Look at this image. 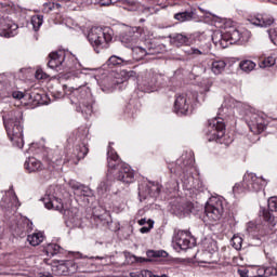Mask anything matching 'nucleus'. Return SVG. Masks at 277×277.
Wrapping results in <instances>:
<instances>
[{
    "label": "nucleus",
    "mask_w": 277,
    "mask_h": 277,
    "mask_svg": "<svg viewBox=\"0 0 277 277\" xmlns=\"http://www.w3.org/2000/svg\"><path fill=\"white\" fill-rule=\"evenodd\" d=\"M175 21L179 23H187L189 21H196L197 14L196 9L186 10L174 14Z\"/></svg>",
    "instance_id": "obj_24"
},
{
    "label": "nucleus",
    "mask_w": 277,
    "mask_h": 277,
    "mask_svg": "<svg viewBox=\"0 0 277 277\" xmlns=\"http://www.w3.org/2000/svg\"><path fill=\"white\" fill-rule=\"evenodd\" d=\"M131 49L133 58L136 60V62H140V60H144V57H148V55H155L157 53V50L150 47L144 48L140 45H132Z\"/></svg>",
    "instance_id": "obj_23"
},
{
    "label": "nucleus",
    "mask_w": 277,
    "mask_h": 277,
    "mask_svg": "<svg viewBox=\"0 0 277 277\" xmlns=\"http://www.w3.org/2000/svg\"><path fill=\"white\" fill-rule=\"evenodd\" d=\"M194 163V160L192 159V154L187 156V154H184L176 160V168L173 169L172 167H169L170 172L177 174L179 176H183V174H189V171L192 170V164Z\"/></svg>",
    "instance_id": "obj_17"
},
{
    "label": "nucleus",
    "mask_w": 277,
    "mask_h": 277,
    "mask_svg": "<svg viewBox=\"0 0 277 277\" xmlns=\"http://www.w3.org/2000/svg\"><path fill=\"white\" fill-rule=\"evenodd\" d=\"M141 276L142 277H153L154 274L150 271H142Z\"/></svg>",
    "instance_id": "obj_50"
},
{
    "label": "nucleus",
    "mask_w": 277,
    "mask_h": 277,
    "mask_svg": "<svg viewBox=\"0 0 277 277\" xmlns=\"http://www.w3.org/2000/svg\"><path fill=\"white\" fill-rule=\"evenodd\" d=\"M75 260H60L52 264V273L54 276H70L78 269Z\"/></svg>",
    "instance_id": "obj_12"
},
{
    "label": "nucleus",
    "mask_w": 277,
    "mask_h": 277,
    "mask_svg": "<svg viewBox=\"0 0 277 277\" xmlns=\"http://www.w3.org/2000/svg\"><path fill=\"white\" fill-rule=\"evenodd\" d=\"M273 213H277V197H271L268 199V210L266 208H261L259 216L264 220L263 230H272L276 226V217Z\"/></svg>",
    "instance_id": "obj_10"
},
{
    "label": "nucleus",
    "mask_w": 277,
    "mask_h": 277,
    "mask_svg": "<svg viewBox=\"0 0 277 277\" xmlns=\"http://www.w3.org/2000/svg\"><path fill=\"white\" fill-rule=\"evenodd\" d=\"M269 38L272 40V42H274L277 45V28L269 34Z\"/></svg>",
    "instance_id": "obj_49"
},
{
    "label": "nucleus",
    "mask_w": 277,
    "mask_h": 277,
    "mask_svg": "<svg viewBox=\"0 0 277 277\" xmlns=\"http://www.w3.org/2000/svg\"><path fill=\"white\" fill-rule=\"evenodd\" d=\"M26 224L28 226V230H31L32 223H30L29 221H26Z\"/></svg>",
    "instance_id": "obj_59"
},
{
    "label": "nucleus",
    "mask_w": 277,
    "mask_h": 277,
    "mask_svg": "<svg viewBox=\"0 0 277 277\" xmlns=\"http://www.w3.org/2000/svg\"><path fill=\"white\" fill-rule=\"evenodd\" d=\"M78 213L79 212H76L75 216L69 219L72 224H77V222H79V214Z\"/></svg>",
    "instance_id": "obj_51"
},
{
    "label": "nucleus",
    "mask_w": 277,
    "mask_h": 277,
    "mask_svg": "<svg viewBox=\"0 0 277 277\" xmlns=\"http://www.w3.org/2000/svg\"><path fill=\"white\" fill-rule=\"evenodd\" d=\"M109 66H122L124 64V60L122 57H118L113 55L108 58Z\"/></svg>",
    "instance_id": "obj_42"
},
{
    "label": "nucleus",
    "mask_w": 277,
    "mask_h": 277,
    "mask_svg": "<svg viewBox=\"0 0 277 277\" xmlns=\"http://www.w3.org/2000/svg\"><path fill=\"white\" fill-rule=\"evenodd\" d=\"M143 12H144L145 14H147V16H148V15L150 14V8L144 9Z\"/></svg>",
    "instance_id": "obj_58"
},
{
    "label": "nucleus",
    "mask_w": 277,
    "mask_h": 277,
    "mask_svg": "<svg viewBox=\"0 0 277 277\" xmlns=\"http://www.w3.org/2000/svg\"><path fill=\"white\" fill-rule=\"evenodd\" d=\"M276 64L274 56H268L259 63L260 68H272Z\"/></svg>",
    "instance_id": "obj_39"
},
{
    "label": "nucleus",
    "mask_w": 277,
    "mask_h": 277,
    "mask_svg": "<svg viewBox=\"0 0 277 277\" xmlns=\"http://www.w3.org/2000/svg\"><path fill=\"white\" fill-rule=\"evenodd\" d=\"M147 256L150 259L151 256L154 259H166L168 256V252H166L164 250H160V251H148L147 252Z\"/></svg>",
    "instance_id": "obj_41"
},
{
    "label": "nucleus",
    "mask_w": 277,
    "mask_h": 277,
    "mask_svg": "<svg viewBox=\"0 0 277 277\" xmlns=\"http://www.w3.org/2000/svg\"><path fill=\"white\" fill-rule=\"evenodd\" d=\"M87 38L94 51L101 53V51L107 49L111 40H114V30L109 27H92Z\"/></svg>",
    "instance_id": "obj_4"
},
{
    "label": "nucleus",
    "mask_w": 277,
    "mask_h": 277,
    "mask_svg": "<svg viewBox=\"0 0 277 277\" xmlns=\"http://www.w3.org/2000/svg\"><path fill=\"white\" fill-rule=\"evenodd\" d=\"M107 161H108V176H114L117 181L126 183L129 185L135 181V174L133 169L120 160L118 153L111 148V144L108 146L107 150Z\"/></svg>",
    "instance_id": "obj_1"
},
{
    "label": "nucleus",
    "mask_w": 277,
    "mask_h": 277,
    "mask_svg": "<svg viewBox=\"0 0 277 277\" xmlns=\"http://www.w3.org/2000/svg\"><path fill=\"white\" fill-rule=\"evenodd\" d=\"M41 277H53V275L51 273H42Z\"/></svg>",
    "instance_id": "obj_57"
},
{
    "label": "nucleus",
    "mask_w": 277,
    "mask_h": 277,
    "mask_svg": "<svg viewBox=\"0 0 277 277\" xmlns=\"http://www.w3.org/2000/svg\"><path fill=\"white\" fill-rule=\"evenodd\" d=\"M238 273L240 274L241 277H247L248 273L243 272V271H238Z\"/></svg>",
    "instance_id": "obj_56"
},
{
    "label": "nucleus",
    "mask_w": 277,
    "mask_h": 277,
    "mask_svg": "<svg viewBox=\"0 0 277 277\" xmlns=\"http://www.w3.org/2000/svg\"><path fill=\"white\" fill-rule=\"evenodd\" d=\"M138 224H140V226H144V224H148V221H146V219H141L138 221Z\"/></svg>",
    "instance_id": "obj_55"
},
{
    "label": "nucleus",
    "mask_w": 277,
    "mask_h": 277,
    "mask_svg": "<svg viewBox=\"0 0 277 277\" xmlns=\"http://www.w3.org/2000/svg\"><path fill=\"white\" fill-rule=\"evenodd\" d=\"M194 44H196V47H192L185 50L186 55H188L189 57H200V55H209V51H211V43L205 40V36H197Z\"/></svg>",
    "instance_id": "obj_14"
},
{
    "label": "nucleus",
    "mask_w": 277,
    "mask_h": 277,
    "mask_svg": "<svg viewBox=\"0 0 277 277\" xmlns=\"http://www.w3.org/2000/svg\"><path fill=\"white\" fill-rule=\"evenodd\" d=\"M72 254L74 256H76V259H88V256H83V254H81L80 252H74Z\"/></svg>",
    "instance_id": "obj_52"
},
{
    "label": "nucleus",
    "mask_w": 277,
    "mask_h": 277,
    "mask_svg": "<svg viewBox=\"0 0 277 277\" xmlns=\"http://www.w3.org/2000/svg\"><path fill=\"white\" fill-rule=\"evenodd\" d=\"M82 114H85V116H92V104H83Z\"/></svg>",
    "instance_id": "obj_47"
},
{
    "label": "nucleus",
    "mask_w": 277,
    "mask_h": 277,
    "mask_svg": "<svg viewBox=\"0 0 277 277\" xmlns=\"http://www.w3.org/2000/svg\"><path fill=\"white\" fill-rule=\"evenodd\" d=\"M147 261H150L148 259L140 258V263H146Z\"/></svg>",
    "instance_id": "obj_60"
},
{
    "label": "nucleus",
    "mask_w": 277,
    "mask_h": 277,
    "mask_svg": "<svg viewBox=\"0 0 277 277\" xmlns=\"http://www.w3.org/2000/svg\"><path fill=\"white\" fill-rule=\"evenodd\" d=\"M36 79H44V76L42 75V72L40 70L36 71Z\"/></svg>",
    "instance_id": "obj_54"
},
{
    "label": "nucleus",
    "mask_w": 277,
    "mask_h": 277,
    "mask_svg": "<svg viewBox=\"0 0 277 277\" xmlns=\"http://www.w3.org/2000/svg\"><path fill=\"white\" fill-rule=\"evenodd\" d=\"M8 10V5L3 2H0V12H5Z\"/></svg>",
    "instance_id": "obj_53"
},
{
    "label": "nucleus",
    "mask_w": 277,
    "mask_h": 277,
    "mask_svg": "<svg viewBox=\"0 0 277 277\" xmlns=\"http://www.w3.org/2000/svg\"><path fill=\"white\" fill-rule=\"evenodd\" d=\"M147 224L148 226H144L140 229V233H142L143 235L146 233H150V229L153 228V226H155V221L148 220Z\"/></svg>",
    "instance_id": "obj_44"
},
{
    "label": "nucleus",
    "mask_w": 277,
    "mask_h": 277,
    "mask_svg": "<svg viewBox=\"0 0 277 277\" xmlns=\"http://www.w3.org/2000/svg\"><path fill=\"white\" fill-rule=\"evenodd\" d=\"M163 80V76L161 74H157L155 71H149L145 74L142 80L138 83L140 90L142 92H155L159 85H161V81Z\"/></svg>",
    "instance_id": "obj_11"
},
{
    "label": "nucleus",
    "mask_w": 277,
    "mask_h": 277,
    "mask_svg": "<svg viewBox=\"0 0 277 277\" xmlns=\"http://www.w3.org/2000/svg\"><path fill=\"white\" fill-rule=\"evenodd\" d=\"M173 241L180 250H189V248H194V246H196V239L192 237L189 232L185 230H179L174 236Z\"/></svg>",
    "instance_id": "obj_18"
},
{
    "label": "nucleus",
    "mask_w": 277,
    "mask_h": 277,
    "mask_svg": "<svg viewBox=\"0 0 277 277\" xmlns=\"http://www.w3.org/2000/svg\"><path fill=\"white\" fill-rule=\"evenodd\" d=\"M248 21L251 25H254L255 27H272V25H274V17L265 13H258L255 15H252L248 18Z\"/></svg>",
    "instance_id": "obj_22"
},
{
    "label": "nucleus",
    "mask_w": 277,
    "mask_h": 277,
    "mask_svg": "<svg viewBox=\"0 0 277 277\" xmlns=\"http://www.w3.org/2000/svg\"><path fill=\"white\" fill-rule=\"evenodd\" d=\"M201 246L203 248L202 263H217V241L208 237L202 240Z\"/></svg>",
    "instance_id": "obj_13"
},
{
    "label": "nucleus",
    "mask_w": 277,
    "mask_h": 277,
    "mask_svg": "<svg viewBox=\"0 0 277 277\" xmlns=\"http://www.w3.org/2000/svg\"><path fill=\"white\" fill-rule=\"evenodd\" d=\"M223 107L235 109V107H241V102H237L233 96L227 95L224 97Z\"/></svg>",
    "instance_id": "obj_35"
},
{
    "label": "nucleus",
    "mask_w": 277,
    "mask_h": 277,
    "mask_svg": "<svg viewBox=\"0 0 277 277\" xmlns=\"http://www.w3.org/2000/svg\"><path fill=\"white\" fill-rule=\"evenodd\" d=\"M173 209L175 210V213H183V215H185V213H189V211H192V203L174 206Z\"/></svg>",
    "instance_id": "obj_40"
},
{
    "label": "nucleus",
    "mask_w": 277,
    "mask_h": 277,
    "mask_svg": "<svg viewBox=\"0 0 277 277\" xmlns=\"http://www.w3.org/2000/svg\"><path fill=\"white\" fill-rule=\"evenodd\" d=\"M25 170L31 174V172H42V170H47V172H53L57 164L54 161L47 160L45 166L42 164V161L36 158H28L24 163Z\"/></svg>",
    "instance_id": "obj_15"
},
{
    "label": "nucleus",
    "mask_w": 277,
    "mask_h": 277,
    "mask_svg": "<svg viewBox=\"0 0 277 277\" xmlns=\"http://www.w3.org/2000/svg\"><path fill=\"white\" fill-rule=\"evenodd\" d=\"M267 183L268 180L259 177L254 173H246L242 180V183L235 184L233 187L234 194H241L242 192H261Z\"/></svg>",
    "instance_id": "obj_5"
},
{
    "label": "nucleus",
    "mask_w": 277,
    "mask_h": 277,
    "mask_svg": "<svg viewBox=\"0 0 277 277\" xmlns=\"http://www.w3.org/2000/svg\"><path fill=\"white\" fill-rule=\"evenodd\" d=\"M245 120L251 133H263L267 127V120L265 119V115L256 113L253 109H250L246 113Z\"/></svg>",
    "instance_id": "obj_9"
},
{
    "label": "nucleus",
    "mask_w": 277,
    "mask_h": 277,
    "mask_svg": "<svg viewBox=\"0 0 277 277\" xmlns=\"http://www.w3.org/2000/svg\"><path fill=\"white\" fill-rule=\"evenodd\" d=\"M45 209H54V211H64V203L62 199L57 198L55 195V187L51 186L44 197L42 198Z\"/></svg>",
    "instance_id": "obj_16"
},
{
    "label": "nucleus",
    "mask_w": 277,
    "mask_h": 277,
    "mask_svg": "<svg viewBox=\"0 0 277 277\" xmlns=\"http://www.w3.org/2000/svg\"><path fill=\"white\" fill-rule=\"evenodd\" d=\"M42 23H44V16L42 15H35L30 19V24L32 25L34 31H38V29L42 27Z\"/></svg>",
    "instance_id": "obj_37"
},
{
    "label": "nucleus",
    "mask_w": 277,
    "mask_h": 277,
    "mask_svg": "<svg viewBox=\"0 0 277 277\" xmlns=\"http://www.w3.org/2000/svg\"><path fill=\"white\" fill-rule=\"evenodd\" d=\"M11 79H13L12 75L0 74V92L3 90L12 92L14 90V84L10 81Z\"/></svg>",
    "instance_id": "obj_30"
},
{
    "label": "nucleus",
    "mask_w": 277,
    "mask_h": 277,
    "mask_svg": "<svg viewBox=\"0 0 277 277\" xmlns=\"http://www.w3.org/2000/svg\"><path fill=\"white\" fill-rule=\"evenodd\" d=\"M89 150L90 149L88 148V145H85V143L77 145L74 150V155L77 158V160L71 159V163H79L81 159H85V156L88 155Z\"/></svg>",
    "instance_id": "obj_28"
},
{
    "label": "nucleus",
    "mask_w": 277,
    "mask_h": 277,
    "mask_svg": "<svg viewBox=\"0 0 277 277\" xmlns=\"http://www.w3.org/2000/svg\"><path fill=\"white\" fill-rule=\"evenodd\" d=\"M161 192V185L156 184V183H149L148 185H140L138 186V196L141 200H146L148 196L150 198H157Z\"/></svg>",
    "instance_id": "obj_21"
},
{
    "label": "nucleus",
    "mask_w": 277,
    "mask_h": 277,
    "mask_svg": "<svg viewBox=\"0 0 277 277\" xmlns=\"http://www.w3.org/2000/svg\"><path fill=\"white\" fill-rule=\"evenodd\" d=\"M3 124L8 137L13 146L23 148L25 141L23 140V114L18 110H11L3 115Z\"/></svg>",
    "instance_id": "obj_2"
},
{
    "label": "nucleus",
    "mask_w": 277,
    "mask_h": 277,
    "mask_svg": "<svg viewBox=\"0 0 277 277\" xmlns=\"http://www.w3.org/2000/svg\"><path fill=\"white\" fill-rule=\"evenodd\" d=\"M273 1V3H277V0H272Z\"/></svg>",
    "instance_id": "obj_64"
},
{
    "label": "nucleus",
    "mask_w": 277,
    "mask_h": 277,
    "mask_svg": "<svg viewBox=\"0 0 277 277\" xmlns=\"http://www.w3.org/2000/svg\"><path fill=\"white\" fill-rule=\"evenodd\" d=\"M153 277H168V275H166V274H163V275H161V276H159V275H153Z\"/></svg>",
    "instance_id": "obj_61"
},
{
    "label": "nucleus",
    "mask_w": 277,
    "mask_h": 277,
    "mask_svg": "<svg viewBox=\"0 0 277 277\" xmlns=\"http://www.w3.org/2000/svg\"><path fill=\"white\" fill-rule=\"evenodd\" d=\"M108 190H109V182L108 181H103L97 186V193L100 194V196H104L106 194V192H108Z\"/></svg>",
    "instance_id": "obj_43"
},
{
    "label": "nucleus",
    "mask_w": 277,
    "mask_h": 277,
    "mask_svg": "<svg viewBox=\"0 0 277 277\" xmlns=\"http://www.w3.org/2000/svg\"><path fill=\"white\" fill-rule=\"evenodd\" d=\"M250 37L251 34L248 30L241 34L237 30V28H230L226 32L215 30L212 35V42L216 49H228L230 44H237V42H248Z\"/></svg>",
    "instance_id": "obj_3"
},
{
    "label": "nucleus",
    "mask_w": 277,
    "mask_h": 277,
    "mask_svg": "<svg viewBox=\"0 0 277 277\" xmlns=\"http://www.w3.org/2000/svg\"><path fill=\"white\" fill-rule=\"evenodd\" d=\"M60 250H62V247L56 243H50L45 248V253L48 256H55V254H60Z\"/></svg>",
    "instance_id": "obj_38"
},
{
    "label": "nucleus",
    "mask_w": 277,
    "mask_h": 277,
    "mask_svg": "<svg viewBox=\"0 0 277 277\" xmlns=\"http://www.w3.org/2000/svg\"><path fill=\"white\" fill-rule=\"evenodd\" d=\"M96 5L107 6L111 5V0H95Z\"/></svg>",
    "instance_id": "obj_48"
},
{
    "label": "nucleus",
    "mask_w": 277,
    "mask_h": 277,
    "mask_svg": "<svg viewBox=\"0 0 277 277\" xmlns=\"http://www.w3.org/2000/svg\"><path fill=\"white\" fill-rule=\"evenodd\" d=\"M205 213L210 224L220 222L224 215V201L220 197L210 198L206 203Z\"/></svg>",
    "instance_id": "obj_8"
},
{
    "label": "nucleus",
    "mask_w": 277,
    "mask_h": 277,
    "mask_svg": "<svg viewBox=\"0 0 277 277\" xmlns=\"http://www.w3.org/2000/svg\"><path fill=\"white\" fill-rule=\"evenodd\" d=\"M241 241H242L241 237H239V236H234V238L232 239V243H233L235 250H240V248H241Z\"/></svg>",
    "instance_id": "obj_45"
},
{
    "label": "nucleus",
    "mask_w": 277,
    "mask_h": 277,
    "mask_svg": "<svg viewBox=\"0 0 277 277\" xmlns=\"http://www.w3.org/2000/svg\"><path fill=\"white\" fill-rule=\"evenodd\" d=\"M208 142H217L219 144H224L228 146L233 140L226 138L224 120L221 118H214L208 121Z\"/></svg>",
    "instance_id": "obj_6"
},
{
    "label": "nucleus",
    "mask_w": 277,
    "mask_h": 277,
    "mask_svg": "<svg viewBox=\"0 0 277 277\" xmlns=\"http://www.w3.org/2000/svg\"><path fill=\"white\" fill-rule=\"evenodd\" d=\"M27 241L28 243H30V246H40L44 241V235L42 233H35L32 235H28Z\"/></svg>",
    "instance_id": "obj_32"
},
{
    "label": "nucleus",
    "mask_w": 277,
    "mask_h": 277,
    "mask_svg": "<svg viewBox=\"0 0 277 277\" xmlns=\"http://www.w3.org/2000/svg\"><path fill=\"white\" fill-rule=\"evenodd\" d=\"M49 57L48 66L52 68V70H62V67L68 66V64H66V52L62 50L50 53Z\"/></svg>",
    "instance_id": "obj_20"
},
{
    "label": "nucleus",
    "mask_w": 277,
    "mask_h": 277,
    "mask_svg": "<svg viewBox=\"0 0 277 277\" xmlns=\"http://www.w3.org/2000/svg\"><path fill=\"white\" fill-rule=\"evenodd\" d=\"M239 68L240 70H242L243 72H252V70L254 68H256V63L250 61V60H245V61H241L239 63Z\"/></svg>",
    "instance_id": "obj_36"
},
{
    "label": "nucleus",
    "mask_w": 277,
    "mask_h": 277,
    "mask_svg": "<svg viewBox=\"0 0 277 277\" xmlns=\"http://www.w3.org/2000/svg\"><path fill=\"white\" fill-rule=\"evenodd\" d=\"M120 41L126 44V47H130V49L137 42V35L134 30H128L120 35Z\"/></svg>",
    "instance_id": "obj_27"
},
{
    "label": "nucleus",
    "mask_w": 277,
    "mask_h": 277,
    "mask_svg": "<svg viewBox=\"0 0 277 277\" xmlns=\"http://www.w3.org/2000/svg\"><path fill=\"white\" fill-rule=\"evenodd\" d=\"M70 187L75 190V194H77V196H94V192H92L90 187L79 182H70Z\"/></svg>",
    "instance_id": "obj_26"
},
{
    "label": "nucleus",
    "mask_w": 277,
    "mask_h": 277,
    "mask_svg": "<svg viewBox=\"0 0 277 277\" xmlns=\"http://www.w3.org/2000/svg\"><path fill=\"white\" fill-rule=\"evenodd\" d=\"M16 29H18V25L13 23L8 15L0 17V36L12 38L16 34Z\"/></svg>",
    "instance_id": "obj_19"
},
{
    "label": "nucleus",
    "mask_w": 277,
    "mask_h": 277,
    "mask_svg": "<svg viewBox=\"0 0 277 277\" xmlns=\"http://www.w3.org/2000/svg\"><path fill=\"white\" fill-rule=\"evenodd\" d=\"M210 88H211V84H209V85L206 88V92H209Z\"/></svg>",
    "instance_id": "obj_63"
},
{
    "label": "nucleus",
    "mask_w": 277,
    "mask_h": 277,
    "mask_svg": "<svg viewBox=\"0 0 277 277\" xmlns=\"http://www.w3.org/2000/svg\"><path fill=\"white\" fill-rule=\"evenodd\" d=\"M82 114H85V116H92V104H83Z\"/></svg>",
    "instance_id": "obj_46"
},
{
    "label": "nucleus",
    "mask_w": 277,
    "mask_h": 277,
    "mask_svg": "<svg viewBox=\"0 0 277 277\" xmlns=\"http://www.w3.org/2000/svg\"><path fill=\"white\" fill-rule=\"evenodd\" d=\"M226 68V62L213 61L211 64V71L213 75H222Z\"/></svg>",
    "instance_id": "obj_33"
},
{
    "label": "nucleus",
    "mask_w": 277,
    "mask_h": 277,
    "mask_svg": "<svg viewBox=\"0 0 277 277\" xmlns=\"http://www.w3.org/2000/svg\"><path fill=\"white\" fill-rule=\"evenodd\" d=\"M12 96L13 98H16L17 101H21V98H25V96H28V98L30 101H40L42 98V95L36 93V92H31V93H23L21 91H13L12 92Z\"/></svg>",
    "instance_id": "obj_31"
},
{
    "label": "nucleus",
    "mask_w": 277,
    "mask_h": 277,
    "mask_svg": "<svg viewBox=\"0 0 277 277\" xmlns=\"http://www.w3.org/2000/svg\"><path fill=\"white\" fill-rule=\"evenodd\" d=\"M95 259H97L98 261H105V258H101V256H96Z\"/></svg>",
    "instance_id": "obj_62"
},
{
    "label": "nucleus",
    "mask_w": 277,
    "mask_h": 277,
    "mask_svg": "<svg viewBox=\"0 0 277 277\" xmlns=\"http://www.w3.org/2000/svg\"><path fill=\"white\" fill-rule=\"evenodd\" d=\"M119 5H122L123 10L128 12H135L140 8V3L131 0H118Z\"/></svg>",
    "instance_id": "obj_34"
},
{
    "label": "nucleus",
    "mask_w": 277,
    "mask_h": 277,
    "mask_svg": "<svg viewBox=\"0 0 277 277\" xmlns=\"http://www.w3.org/2000/svg\"><path fill=\"white\" fill-rule=\"evenodd\" d=\"M171 44H173V47H187L192 44V39L186 35L176 34L173 37H171Z\"/></svg>",
    "instance_id": "obj_29"
},
{
    "label": "nucleus",
    "mask_w": 277,
    "mask_h": 277,
    "mask_svg": "<svg viewBox=\"0 0 277 277\" xmlns=\"http://www.w3.org/2000/svg\"><path fill=\"white\" fill-rule=\"evenodd\" d=\"M198 103V93L188 92L175 96L174 111L177 116L192 114V107Z\"/></svg>",
    "instance_id": "obj_7"
},
{
    "label": "nucleus",
    "mask_w": 277,
    "mask_h": 277,
    "mask_svg": "<svg viewBox=\"0 0 277 277\" xmlns=\"http://www.w3.org/2000/svg\"><path fill=\"white\" fill-rule=\"evenodd\" d=\"M120 83H122V80L114 78V75L111 74L103 80L102 90L104 92H114L116 85H120Z\"/></svg>",
    "instance_id": "obj_25"
}]
</instances>
